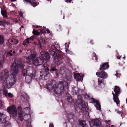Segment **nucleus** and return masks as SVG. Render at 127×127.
Listing matches in <instances>:
<instances>
[{
	"instance_id": "nucleus-18",
	"label": "nucleus",
	"mask_w": 127,
	"mask_h": 127,
	"mask_svg": "<svg viewBox=\"0 0 127 127\" xmlns=\"http://www.w3.org/2000/svg\"><path fill=\"white\" fill-rule=\"evenodd\" d=\"M112 94L113 95V100L114 102H116V104L118 105L119 103V100L118 98V96L117 95V96H116V94H114L113 92L112 93Z\"/></svg>"
},
{
	"instance_id": "nucleus-5",
	"label": "nucleus",
	"mask_w": 127,
	"mask_h": 127,
	"mask_svg": "<svg viewBox=\"0 0 127 127\" xmlns=\"http://www.w3.org/2000/svg\"><path fill=\"white\" fill-rule=\"evenodd\" d=\"M76 110L79 113L81 112L83 113L85 111L86 114L89 113V108L87 107L85 102L82 100H79L78 107Z\"/></svg>"
},
{
	"instance_id": "nucleus-17",
	"label": "nucleus",
	"mask_w": 127,
	"mask_h": 127,
	"mask_svg": "<svg viewBox=\"0 0 127 127\" xmlns=\"http://www.w3.org/2000/svg\"><path fill=\"white\" fill-rule=\"evenodd\" d=\"M104 81V79H101V78H98V85L99 86L102 88L104 87L105 85Z\"/></svg>"
},
{
	"instance_id": "nucleus-22",
	"label": "nucleus",
	"mask_w": 127,
	"mask_h": 127,
	"mask_svg": "<svg viewBox=\"0 0 127 127\" xmlns=\"http://www.w3.org/2000/svg\"><path fill=\"white\" fill-rule=\"evenodd\" d=\"M17 110L18 111V117L19 118L23 114L22 111V108L21 106H19L18 107Z\"/></svg>"
},
{
	"instance_id": "nucleus-50",
	"label": "nucleus",
	"mask_w": 127,
	"mask_h": 127,
	"mask_svg": "<svg viewBox=\"0 0 127 127\" xmlns=\"http://www.w3.org/2000/svg\"><path fill=\"white\" fill-rule=\"evenodd\" d=\"M51 0H47V1H48L47 2L48 3H50L51 2Z\"/></svg>"
},
{
	"instance_id": "nucleus-62",
	"label": "nucleus",
	"mask_w": 127,
	"mask_h": 127,
	"mask_svg": "<svg viewBox=\"0 0 127 127\" xmlns=\"http://www.w3.org/2000/svg\"><path fill=\"white\" fill-rule=\"evenodd\" d=\"M107 46L109 47H110V48L111 47H110V46H109V45H108Z\"/></svg>"
},
{
	"instance_id": "nucleus-16",
	"label": "nucleus",
	"mask_w": 127,
	"mask_h": 127,
	"mask_svg": "<svg viewBox=\"0 0 127 127\" xmlns=\"http://www.w3.org/2000/svg\"><path fill=\"white\" fill-rule=\"evenodd\" d=\"M8 42L10 46L14 45H16L18 43V41L17 39L12 38L9 39L8 40Z\"/></svg>"
},
{
	"instance_id": "nucleus-59",
	"label": "nucleus",
	"mask_w": 127,
	"mask_h": 127,
	"mask_svg": "<svg viewBox=\"0 0 127 127\" xmlns=\"http://www.w3.org/2000/svg\"><path fill=\"white\" fill-rule=\"evenodd\" d=\"M16 0H11V1H15Z\"/></svg>"
},
{
	"instance_id": "nucleus-4",
	"label": "nucleus",
	"mask_w": 127,
	"mask_h": 127,
	"mask_svg": "<svg viewBox=\"0 0 127 127\" xmlns=\"http://www.w3.org/2000/svg\"><path fill=\"white\" fill-rule=\"evenodd\" d=\"M43 66H44L45 69L44 71L41 72L40 78H41L43 80H47L49 78V74L50 73H55L56 75H58V70L56 67H50V69L48 67H45L44 65Z\"/></svg>"
},
{
	"instance_id": "nucleus-42",
	"label": "nucleus",
	"mask_w": 127,
	"mask_h": 127,
	"mask_svg": "<svg viewBox=\"0 0 127 127\" xmlns=\"http://www.w3.org/2000/svg\"><path fill=\"white\" fill-rule=\"evenodd\" d=\"M7 54L10 55V56H13L12 53L11 52H8L7 53Z\"/></svg>"
},
{
	"instance_id": "nucleus-33",
	"label": "nucleus",
	"mask_w": 127,
	"mask_h": 127,
	"mask_svg": "<svg viewBox=\"0 0 127 127\" xmlns=\"http://www.w3.org/2000/svg\"><path fill=\"white\" fill-rule=\"evenodd\" d=\"M37 46L38 48H40L41 47V43L39 40H38V41Z\"/></svg>"
},
{
	"instance_id": "nucleus-40",
	"label": "nucleus",
	"mask_w": 127,
	"mask_h": 127,
	"mask_svg": "<svg viewBox=\"0 0 127 127\" xmlns=\"http://www.w3.org/2000/svg\"><path fill=\"white\" fill-rule=\"evenodd\" d=\"M40 31V32L42 33H46V32L43 29H42L41 30V29H39Z\"/></svg>"
},
{
	"instance_id": "nucleus-24",
	"label": "nucleus",
	"mask_w": 127,
	"mask_h": 127,
	"mask_svg": "<svg viewBox=\"0 0 127 127\" xmlns=\"http://www.w3.org/2000/svg\"><path fill=\"white\" fill-rule=\"evenodd\" d=\"M79 124L82 126V127H88V126L86 124L85 121L83 120L79 121Z\"/></svg>"
},
{
	"instance_id": "nucleus-6",
	"label": "nucleus",
	"mask_w": 127,
	"mask_h": 127,
	"mask_svg": "<svg viewBox=\"0 0 127 127\" xmlns=\"http://www.w3.org/2000/svg\"><path fill=\"white\" fill-rule=\"evenodd\" d=\"M7 111L11 116L14 118H16L17 117V111L15 105H13L8 107L7 108Z\"/></svg>"
},
{
	"instance_id": "nucleus-14",
	"label": "nucleus",
	"mask_w": 127,
	"mask_h": 127,
	"mask_svg": "<svg viewBox=\"0 0 127 127\" xmlns=\"http://www.w3.org/2000/svg\"><path fill=\"white\" fill-rule=\"evenodd\" d=\"M35 37L34 35L31 36L30 38H28L24 40L23 43V45H25L27 43L28 44L33 40V39Z\"/></svg>"
},
{
	"instance_id": "nucleus-21",
	"label": "nucleus",
	"mask_w": 127,
	"mask_h": 127,
	"mask_svg": "<svg viewBox=\"0 0 127 127\" xmlns=\"http://www.w3.org/2000/svg\"><path fill=\"white\" fill-rule=\"evenodd\" d=\"M7 24L5 20L0 18V26L4 27Z\"/></svg>"
},
{
	"instance_id": "nucleus-34",
	"label": "nucleus",
	"mask_w": 127,
	"mask_h": 127,
	"mask_svg": "<svg viewBox=\"0 0 127 127\" xmlns=\"http://www.w3.org/2000/svg\"><path fill=\"white\" fill-rule=\"evenodd\" d=\"M59 73L62 75H63L65 73V71L64 70L62 69V68H61L59 71Z\"/></svg>"
},
{
	"instance_id": "nucleus-28",
	"label": "nucleus",
	"mask_w": 127,
	"mask_h": 127,
	"mask_svg": "<svg viewBox=\"0 0 127 127\" xmlns=\"http://www.w3.org/2000/svg\"><path fill=\"white\" fill-rule=\"evenodd\" d=\"M4 37L0 35V44H3L4 42Z\"/></svg>"
},
{
	"instance_id": "nucleus-1",
	"label": "nucleus",
	"mask_w": 127,
	"mask_h": 127,
	"mask_svg": "<svg viewBox=\"0 0 127 127\" xmlns=\"http://www.w3.org/2000/svg\"><path fill=\"white\" fill-rule=\"evenodd\" d=\"M24 66L21 59L18 58L16 59L15 63H13L11 65V71L13 74L9 77L8 70L6 69L3 70L0 74L3 87L9 89L14 85L16 80V74L18 72V68L23 69L22 72L23 76L28 74L34 77L36 72L34 68L31 66H28L26 69H24Z\"/></svg>"
},
{
	"instance_id": "nucleus-60",
	"label": "nucleus",
	"mask_w": 127,
	"mask_h": 127,
	"mask_svg": "<svg viewBox=\"0 0 127 127\" xmlns=\"http://www.w3.org/2000/svg\"><path fill=\"white\" fill-rule=\"evenodd\" d=\"M28 51L27 52V53H26V56H27V54H28Z\"/></svg>"
},
{
	"instance_id": "nucleus-47",
	"label": "nucleus",
	"mask_w": 127,
	"mask_h": 127,
	"mask_svg": "<svg viewBox=\"0 0 127 127\" xmlns=\"http://www.w3.org/2000/svg\"><path fill=\"white\" fill-rule=\"evenodd\" d=\"M49 127H54V125L53 124L51 123L50 124Z\"/></svg>"
},
{
	"instance_id": "nucleus-45",
	"label": "nucleus",
	"mask_w": 127,
	"mask_h": 127,
	"mask_svg": "<svg viewBox=\"0 0 127 127\" xmlns=\"http://www.w3.org/2000/svg\"><path fill=\"white\" fill-rule=\"evenodd\" d=\"M66 59H67V61H67V62L68 63L69 62L70 59L67 57H66Z\"/></svg>"
},
{
	"instance_id": "nucleus-8",
	"label": "nucleus",
	"mask_w": 127,
	"mask_h": 127,
	"mask_svg": "<svg viewBox=\"0 0 127 127\" xmlns=\"http://www.w3.org/2000/svg\"><path fill=\"white\" fill-rule=\"evenodd\" d=\"M31 54H30V55L28 57H26V59L27 60V62L29 64H33L34 63V60L33 59L35 58L36 55V54L35 51L31 53Z\"/></svg>"
},
{
	"instance_id": "nucleus-61",
	"label": "nucleus",
	"mask_w": 127,
	"mask_h": 127,
	"mask_svg": "<svg viewBox=\"0 0 127 127\" xmlns=\"http://www.w3.org/2000/svg\"><path fill=\"white\" fill-rule=\"evenodd\" d=\"M9 52H11V53H12V52H13V51H12V50H11L10 51H9Z\"/></svg>"
},
{
	"instance_id": "nucleus-52",
	"label": "nucleus",
	"mask_w": 127,
	"mask_h": 127,
	"mask_svg": "<svg viewBox=\"0 0 127 127\" xmlns=\"http://www.w3.org/2000/svg\"><path fill=\"white\" fill-rule=\"evenodd\" d=\"M90 43L92 44H94L93 40H92L90 41Z\"/></svg>"
},
{
	"instance_id": "nucleus-30",
	"label": "nucleus",
	"mask_w": 127,
	"mask_h": 127,
	"mask_svg": "<svg viewBox=\"0 0 127 127\" xmlns=\"http://www.w3.org/2000/svg\"><path fill=\"white\" fill-rule=\"evenodd\" d=\"M32 33L33 34L37 35H38L40 34V33L39 32L34 29L33 30Z\"/></svg>"
},
{
	"instance_id": "nucleus-56",
	"label": "nucleus",
	"mask_w": 127,
	"mask_h": 127,
	"mask_svg": "<svg viewBox=\"0 0 127 127\" xmlns=\"http://www.w3.org/2000/svg\"><path fill=\"white\" fill-rule=\"evenodd\" d=\"M116 74H115V75L117 76L118 75V73H117V71H116Z\"/></svg>"
},
{
	"instance_id": "nucleus-49",
	"label": "nucleus",
	"mask_w": 127,
	"mask_h": 127,
	"mask_svg": "<svg viewBox=\"0 0 127 127\" xmlns=\"http://www.w3.org/2000/svg\"><path fill=\"white\" fill-rule=\"evenodd\" d=\"M61 26L60 25H59L58 26H57V27L59 29H61Z\"/></svg>"
},
{
	"instance_id": "nucleus-37",
	"label": "nucleus",
	"mask_w": 127,
	"mask_h": 127,
	"mask_svg": "<svg viewBox=\"0 0 127 127\" xmlns=\"http://www.w3.org/2000/svg\"><path fill=\"white\" fill-rule=\"evenodd\" d=\"M93 101L96 104H98L99 103V102L98 100H96L94 98H93Z\"/></svg>"
},
{
	"instance_id": "nucleus-44",
	"label": "nucleus",
	"mask_w": 127,
	"mask_h": 127,
	"mask_svg": "<svg viewBox=\"0 0 127 127\" xmlns=\"http://www.w3.org/2000/svg\"><path fill=\"white\" fill-rule=\"evenodd\" d=\"M72 0H64L65 1L67 2H70Z\"/></svg>"
},
{
	"instance_id": "nucleus-11",
	"label": "nucleus",
	"mask_w": 127,
	"mask_h": 127,
	"mask_svg": "<svg viewBox=\"0 0 127 127\" xmlns=\"http://www.w3.org/2000/svg\"><path fill=\"white\" fill-rule=\"evenodd\" d=\"M0 122L2 124L6 123V125L7 124V125H5V126L9 124L7 120L6 115L1 112H0Z\"/></svg>"
},
{
	"instance_id": "nucleus-26",
	"label": "nucleus",
	"mask_w": 127,
	"mask_h": 127,
	"mask_svg": "<svg viewBox=\"0 0 127 127\" xmlns=\"http://www.w3.org/2000/svg\"><path fill=\"white\" fill-rule=\"evenodd\" d=\"M33 1H34V0H32V1L31 0V2H30V3L33 7H35L38 4H39V2Z\"/></svg>"
},
{
	"instance_id": "nucleus-58",
	"label": "nucleus",
	"mask_w": 127,
	"mask_h": 127,
	"mask_svg": "<svg viewBox=\"0 0 127 127\" xmlns=\"http://www.w3.org/2000/svg\"><path fill=\"white\" fill-rule=\"evenodd\" d=\"M123 59L124 60H125V58H126L125 56H124V57H123Z\"/></svg>"
},
{
	"instance_id": "nucleus-51",
	"label": "nucleus",
	"mask_w": 127,
	"mask_h": 127,
	"mask_svg": "<svg viewBox=\"0 0 127 127\" xmlns=\"http://www.w3.org/2000/svg\"><path fill=\"white\" fill-rule=\"evenodd\" d=\"M31 0H26L25 1H26L27 2H28L30 3V2H31Z\"/></svg>"
},
{
	"instance_id": "nucleus-10",
	"label": "nucleus",
	"mask_w": 127,
	"mask_h": 127,
	"mask_svg": "<svg viewBox=\"0 0 127 127\" xmlns=\"http://www.w3.org/2000/svg\"><path fill=\"white\" fill-rule=\"evenodd\" d=\"M44 61L43 58L40 56L34 60L33 64L36 66L41 65L44 63Z\"/></svg>"
},
{
	"instance_id": "nucleus-48",
	"label": "nucleus",
	"mask_w": 127,
	"mask_h": 127,
	"mask_svg": "<svg viewBox=\"0 0 127 127\" xmlns=\"http://www.w3.org/2000/svg\"><path fill=\"white\" fill-rule=\"evenodd\" d=\"M19 14L20 16L21 17H22L23 16V13L21 12H19Z\"/></svg>"
},
{
	"instance_id": "nucleus-12",
	"label": "nucleus",
	"mask_w": 127,
	"mask_h": 127,
	"mask_svg": "<svg viewBox=\"0 0 127 127\" xmlns=\"http://www.w3.org/2000/svg\"><path fill=\"white\" fill-rule=\"evenodd\" d=\"M96 74L102 79H104L107 78L108 77L107 74L104 71H102L99 72H97Z\"/></svg>"
},
{
	"instance_id": "nucleus-7",
	"label": "nucleus",
	"mask_w": 127,
	"mask_h": 127,
	"mask_svg": "<svg viewBox=\"0 0 127 127\" xmlns=\"http://www.w3.org/2000/svg\"><path fill=\"white\" fill-rule=\"evenodd\" d=\"M30 108L29 107H26L24 108V110L26 111V113L25 115L24 113L23 114L21 117L19 118L20 121H22L23 120L25 121H28L31 118V115L29 113L27 114V113H29L30 111Z\"/></svg>"
},
{
	"instance_id": "nucleus-15",
	"label": "nucleus",
	"mask_w": 127,
	"mask_h": 127,
	"mask_svg": "<svg viewBox=\"0 0 127 127\" xmlns=\"http://www.w3.org/2000/svg\"><path fill=\"white\" fill-rule=\"evenodd\" d=\"M109 65L108 63H103L102 65L100 66L99 70L100 71H104L109 67Z\"/></svg>"
},
{
	"instance_id": "nucleus-20",
	"label": "nucleus",
	"mask_w": 127,
	"mask_h": 127,
	"mask_svg": "<svg viewBox=\"0 0 127 127\" xmlns=\"http://www.w3.org/2000/svg\"><path fill=\"white\" fill-rule=\"evenodd\" d=\"M74 78L76 79V81H81L82 79L81 76L79 73H76L74 75Z\"/></svg>"
},
{
	"instance_id": "nucleus-3",
	"label": "nucleus",
	"mask_w": 127,
	"mask_h": 127,
	"mask_svg": "<svg viewBox=\"0 0 127 127\" xmlns=\"http://www.w3.org/2000/svg\"><path fill=\"white\" fill-rule=\"evenodd\" d=\"M56 46L52 45L50 50V55L53 57L54 63L59 65L63 63L64 55V53L58 50Z\"/></svg>"
},
{
	"instance_id": "nucleus-54",
	"label": "nucleus",
	"mask_w": 127,
	"mask_h": 127,
	"mask_svg": "<svg viewBox=\"0 0 127 127\" xmlns=\"http://www.w3.org/2000/svg\"><path fill=\"white\" fill-rule=\"evenodd\" d=\"M117 113L119 114H121V112L120 111H118V112H117Z\"/></svg>"
},
{
	"instance_id": "nucleus-13",
	"label": "nucleus",
	"mask_w": 127,
	"mask_h": 127,
	"mask_svg": "<svg viewBox=\"0 0 127 127\" xmlns=\"http://www.w3.org/2000/svg\"><path fill=\"white\" fill-rule=\"evenodd\" d=\"M41 56L44 59L46 62L49 61L50 59L49 53L45 51H42L40 52Z\"/></svg>"
},
{
	"instance_id": "nucleus-55",
	"label": "nucleus",
	"mask_w": 127,
	"mask_h": 127,
	"mask_svg": "<svg viewBox=\"0 0 127 127\" xmlns=\"http://www.w3.org/2000/svg\"><path fill=\"white\" fill-rule=\"evenodd\" d=\"M27 127H32L31 125H28L27 126Z\"/></svg>"
},
{
	"instance_id": "nucleus-38",
	"label": "nucleus",
	"mask_w": 127,
	"mask_h": 127,
	"mask_svg": "<svg viewBox=\"0 0 127 127\" xmlns=\"http://www.w3.org/2000/svg\"><path fill=\"white\" fill-rule=\"evenodd\" d=\"M7 96L9 97L12 98L13 96V95L12 94H11L10 93H9L8 94Z\"/></svg>"
},
{
	"instance_id": "nucleus-36",
	"label": "nucleus",
	"mask_w": 127,
	"mask_h": 127,
	"mask_svg": "<svg viewBox=\"0 0 127 127\" xmlns=\"http://www.w3.org/2000/svg\"><path fill=\"white\" fill-rule=\"evenodd\" d=\"M94 55L93 56L95 57V60L96 61H97L98 60L97 56L96 55V54L95 52L93 53Z\"/></svg>"
},
{
	"instance_id": "nucleus-31",
	"label": "nucleus",
	"mask_w": 127,
	"mask_h": 127,
	"mask_svg": "<svg viewBox=\"0 0 127 127\" xmlns=\"http://www.w3.org/2000/svg\"><path fill=\"white\" fill-rule=\"evenodd\" d=\"M3 94L5 96H8V91L6 90L3 89Z\"/></svg>"
},
{
	"instance_id": "nucleus-63",
	"label": "nucleus",
	"mask_w": 127,
	"mask_h": 127,
	"mask_svg": "<svg viewBox=\"0 0 127 127\" xmlns=\"http://www.w3.org/2000/svg\"><path fill=\"white\" fill-rule=\"evenodd\" d=\"M126 103H127V98H126Z\"/></svg>"
},
{
	"instance_id": "nucleus-2",
	"label": "nucleus",
	"mask_w": 127,
	"mask_h": 127,
	"mask_svg": "<svg viewBox=\"0 0 127 127\" xmlns=\"http://www.w3.org/2000/svg\"><path fill=\"white\" fill-rule=\"evenodd\" d=\"M46 87L47 89L53 90L55 94L59 95H62L65 89L68 88V84L66 82L61 81L57 86L56 82L54 80H52L50 83L47 84Z\"/></svg>"
},
{
	"instance_id": "nucleus-19",
	"label": "nucleus",
	"mask_w": 127,
	"mask_h": 127,
	"mask_svg": "<svg viewBox=\"0 0 127 127\" xmlns=\"http://www.w3.org/2000/svg\"><path fill=\"white\" fill-rule=\"evenodd\" d=\"M32 75H27L25 76V81L28 83L29 84L32 81Z\"/></svg>"
},
{
	"instance_id": "nucleus-29",
	"label": "nucleus",
	"mask_w": 127,
	"mask_h": 127,
	"mask_svg": "<svg viewBox=\"0 0 127 127\" xmlns=\"http://www.w3.org/2000/svg\"><path fill=\"white\" fill-rule=\"evenodd\" d=\"M65 98L68 102L70 103H71L72 101V99L70 96H66Z\"/></svg>"
},
{
	"instance_id": "nucleus-27",
	"label": "nucleus",
	"mask_w": 127,
	"mask_h": 127,
	"mask_svg": "<svg viewBox=\"0 0 127 127\" xmlns=\"http://www.w3.org/2000/svg\"><path fill=\"white\" fill-rule=\"evenodd\" d=\"M74 117L75 115L72 112H70L67 115V117L70 119L73 118Z\"/></svg>"
},
{
	"instance_id": "nucleus-41",
	"label": "nucleus",
	"mask_w": 127,
	"mask_h": 127,
	"mask_svg": "<svg viewBox=\"0 0 127 127\" xmlns=\"http://www.w3.org/2000/svg\"><path fill=\"white\" fill-rule=\"evenodd\" d=\"M105 123H106L107 124H108L109 126L110 125V123H108V122H111L110 120H109L108 121H107L106 120L105 121Z\"/></svg>"
},
{
	"instance_id": "nucleus-32",
	"label": "nucleus",
	"mask_w": 127,
	"mask_h": 127,
	"mask_svg": "<svg viewBox=\"0 0 127 127\" xmlns=\"http://www.w3.org/2000/svg\"><path fill=\"white\" fill-rule=\"evenodd\" d=\"M95 106L97 110H100L101 109V105L100 103L98 104H96Z\"/></svg>"
},
{
	"instance_id": "nucleus-64",
	"label": "nucleus",
	"mask_w": 127,
	"mask_h": 127,
	"mask_svg": "<svg viewBox=\"0 0 127 127\" xmlns=\"http://www.w3.org/2000/svg\"><path fill=\"white\" fill-rule=\"evenodd\" d=\"M21 28H23V27H23V26H21Z\"/></svg>"
},
{
	"instance_id": "nucleus-43",
	"label": "nucleus",
	"mask_w": 127,
	"mask_h": 127,
	"mask_svg": "<svg viewBox=\"0 0 127 127\" xmlns=\"http://www.w3.org/2000/svg\"><path fill=\"white\" fill-rule=\"evenodd\" d=\"M4 107L3 105L2 104L1 102V103H0V108H3Z\"/></svg>"
},
{
	"instance_id": "nucleus-46",
	"label": "nucleus",
	"mask_w": 127,
	"mask_h": 127,
	"mask_svg": "<svg viewBox=\"0 0 127 127\" xmlns=\"http://www.w3.org/2000/svg\"><path fill=\"white\" fill-rule=\"evenodd\" d=\"M46 31H47V33H49L50 32V31L49 30V29H47Z\"/></svg>"
},
{
	"instance_id": "nucleus-23",
	"label": "nucleus",
	"mask_w": 127,
	"mask_h": 127,
	"mask_svg": "<svg viewBox=\"0 0 127 127\" xmlns=\"http://www.w3.org/2000/svg\"><path fill=\"white\" fill-rule=\"evenodd\" d=\"M114 91L116 94V96H117V95L119 96V94H120L119 87L118 86H115L114 89Z\"/></svg>"
},
{
	"instance_id": "nucleus-39",
	"label": "nucleus",
	"mask_w": 127,
	"mask_h": 127,
	"mask_svg": "<svg viewBox=\"0 0 127 127\" xmlns=\"http://www.w3.org/2000/svg\"><path fill=\"white\" fill-rule=\"evenodd\" d=\"M84 98L85 99H87L89 98L90 97V96L88 95H84Z\"/></svg>"
},
{
	"instance_id": "nucleus-35",
	"label": "nucleus",
	"mask_w": 127,
	"mask_h": 127,
	"mask_svg": "<svg viewBox=\"0 0 127 127\" xmlns=\"http://www.w3.org/2000/svg\"><path fill=\"white\" fill-rule=\"evenodd\" d=\"M40 42L42 44H45L46 43V41L45 39L44 38H42L40 40Z\"/></svg>"
},
{
	"instance_id": "nucleus-9",
	"label": "nucleus",
	"mask_w": 127,
	"mask_h": 127,
	"mask_svg": "<svg viewBox=\"0 0 127 127\" xmlns=\"http://www.w3.org/2000/svg\"><path fill=\"white\" fill-rule=\"evenodd\" d=\"M91 127H100L101 123L96 119H92L89 122Z\"/></svg>"
},
{
	"instance_id": "nucleus-53",
	"label": "nucleus",
	"mask_w": 127,
	"mask_h": 127,
	"mask_svg": "<svg viewBox=\"0 0 127 127\" xmlns=\"http://www.w3.org/2000/svg\"><path fill=\"white\" fill-rule=\"evenodd\" d=\"M121 58V57H120L119 56H117V58L118 59H120Z\"/></svg>"
},
{
	"instance_id": "nucleus-25",
	"label": "nucleus",
	"mask_w": 127,
	"mask_h": 127,
	"mask_svg": "<svg viewBox=\"0 0 127 127\" xmlns=\"http://www.w3.org/2000/svg\"><path fill=\"white\" fill-rule=\"evenodd\" d=\"M1 13L2 15L4 18H6L7 17V12L6 11L4 10H1Z\"/></svg>"
},
{
	"instance_id": "nucleus-57",
	"label": "nucleus",
	"mask_w": 127,
	"mask_h": 127,
	"mask_svg": "<svg viewBox=\"0 0 127 127\" xmlns=\"http://www.w3.org/2000/svg\"><path fill=\"white\" fill-rule=\"evenodd\" d=\"M12 53L14 54H15V51H13L12 52Z\"/></svg>"
}]
</instances>
